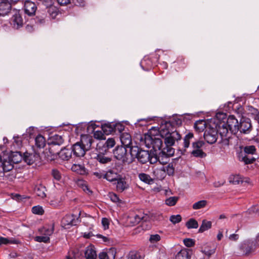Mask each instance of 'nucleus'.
<instances>
[{
    "mask_svg": "<svg viewBox=\"0 0 259 259\" xmlns=\"http://www.w3.org/2000/svg\"><path fill=\"white\" fill-rule=\"evenodd\" d=\"M182 120L178 118L174 121H165L160 127L159 134L164 139L165 147H171L175 144L176 141L178 142L181 139L179 132L175 129V125H180Z\"/></svg>",
    "mask_w": 259,
    "mask_h": 259,
    "instance_id": "1",
    "label": "nucleus"
},
{
    "mask_svg": "<svg viewBox=\"0 0 259 259\" xmlns=\"http://www.w3.org/2000/svg\"><path fill=\"white\" fill-rule=\"evenodd\" d=\"M92 142L93 139L91 137L82 138L80 142L76 143L71 147L74 156L78 157L83 156L91 147Z\"/></svg>",
    "mask_w": 259,
    "mask_h": 259,
    "instance_id": "2",
    "label": "nucleus"
},
{
    "mask_svg": "<svg viewBox=\"0 0 259 259\" xmlns=\"http://www.w3.org/2000/svg\"><path fill=\"white\" fill-rule=\"evenodd\" d=\"M175 168L172 164L169 163L166 165H163L161 168H157L154 171V174L158 180L163 179L167 173L169 176H172L174 174Z\"/></svg>",
    "mask_w": 259,
    "mask_h": 259,
    "instance_id": "3",
    "label": "nucleus"
},
{
    "mask_svg": "<svg viewBox=\"0 0 259 259\" xmlns=\"http://www.w3.org/2000/svg\"><path fill=\"white\" fill-rule=\"evenodd\" d=\"M204 143L202 141H197L193 142L192 147L193 150L191 152V155L196 158H203L206 156V154L202 149Z\"/></svg>",
    "mask_w": 259,
    "mask_h": 259,
    "instance_id": "4",
    "label": "nucleus"
},
{
    "mask_svg": "<svg viewBox=\"0 0 259 259\" xmlns=\"http://www.w3.org/2000/svg\"><path fill=\"white\" fill-rule=\"evenodd\" d=\"M80 212L79 213L78 216L75 215L73 214H66L61 221L62 225L63 227H69L76 225L80 222Z\"/></svg>",
    "mask_w": 259,
    "mask_h": 259,
    "instance_id": "5",
    "label": "nucleus"
},
{
    "mask_svg": "<svg viewBox=\"0 0 259 259\" xmlns=\"http://www.w3.org/2000/svg\"><path fill=\"white\" fill-rule=\"evenodd\" d=\"M127 148L124 146H118L113 150V154L115 158L125 163L127 162Z\"/></svg>",
    "mask_w": 259,
    "mask_h": 259,
    "instance_id": "6",
    "label": "nucleus"
},
{
    "mask_svg": "<svg viewBox=\"0 0 259 259\" xmlns=\"http://www.w3.org/2000/svg\"><path fill=\"white\" fill-rule=\"evenodd\" d=\"M255 248V243L251 240H245L240 245V249L245 255H248L253 252Z\"/></svg>",
    "mask_w": 259,
    "mask_h": 259,
    "instance_id": "7",
    "label": "nucleus"
},
{
    "mask_svg": "<svg viewBox=\"0 0 259 259\" xmlns=\"http://www.w3.org/2000/svg\"><path fill=\"white\" fill-rule=\"evenodd\" d=\"M204 140L210 144L214 143L218 139L217 130L213 128H209L206 130L204 133Z\"/></svg>",
    "mask_w": 259,
    "mask_h": 259,
    "instance_id": "8",
    "label": "nucleus"
},
{
    "mask_svg": "<svg viewBox=\"0 0 259 259\" xmlns=\"http://www.w3.org/2000/svg\"><path fill=\"white\" fill-rule=\"evenodd\" d=\"M129 221L132 225H135L141 221L146 222L150 220L149 216L142 211H139L138 214L129 218Z\"/></svg>",
    "mask_w": 259,
    "mask_h": 259,
    "instance_id": "9",
    "label": "nucleus"
},
{
    "mask_svg": "<svg viewBox=\"0 0 259 259\" xmlns=\"http://www.w3.org/2000/svg\"><path fill=\"white\" fill-rule=\"evenodd\" d=\"M252 129L251 120L249 118L242 117L239 124V131L244 134L249 133Z\"/></svg>",
    "mask_w": 259,
    "mask_h": 259,
    "instance_id": "10",
    "label": "nucleus"
},
{
    "mask_svg": "<svg viewBox=\"0 0 259 259\" xmlns=\"http://www.w3.org/2000/svg\"><path fill=\"white\" fill-rule=\"evenodd\" d=\"M37 10V6L34 2L25 1L23 6L24 13L28 16H34Z\"/></svg>",
    "mask_w": 259,
    "mask_h": 259,
    "instance_id": "11",
    "label": "nucleus"
},
{
    "mask_svg": "<svg viewBox=\"0 0 259 259\" xmlns=\"http://www.w3.org/2000/svg\"><path fill=\"white\" fill-rule=\"evenodd\" d=\"M225 124L231 133H236L239 131L238 121L234 115H230L228 118L227 123Z\"/></svg>",
    "mask_w": 259,
    "mask_h": 259,
    "instance_id": "12",
    "label": "nucleus"
},
{
    "mask_svg": "<svg viewBox=\"0 0 259 259\" xmlns=\"http://www.w3.org/2000/svg\"><path fill=\"white\" fill-rule=\"evenodd\" d=\"M12 3L9 0H0V16L8 15L12 10Z\"/></svg>",
    "mask_w": 259,
    "mask_h": 259,
    "instance_id": "13",
    "label": "nucleus"
},
{
    "mask_svg": "<svg viewBox=\"0 0 259 259\" xmlns=\"http://www.w3.org/2000/svg\"><path fill=\"white\" fill-rule=\"evenodd\" d=\"M64 139L62 136H60L59 135H55L52 136L50 138V143L51 145V147L49 148V151L51 153H53V154H57L58 152H54L52 151V148L55 145H61L64 143Z\"/></svg>",
    "mask_w": 259,
    "mask_h": 259,
    "instance_id": "14",
    "label": "nucleus"
},
{
    "mask_svg": "<svg viewBox=\"0 0 259 259\" xmlns=\"http://www.w3.org/2000/svg\"><path fill=\"white\" fill-rule=\"evenodd\" d=\"M12 25L16 29H19L23 25V20L19 12L15 14L11 18Z\"/></svg>",
    "mask_w": 259,
    "mask_h": 259,
    "instance_id": "15",
    "label": "nucleus"
},
{
    "mask_svg": "<svg viewBox=\"0 0 259 259\" xmlns=\"http://www.w3.org/2000/svg\"><path fill=\"white\" fill-rule=\"evenodd\" d=\"M116 250L115 248H110L106 252H100L99 254L100 259H115Z\"/></svg>",
    "mask_w": 259,
    "mask_h": 259,
    "instance_id": "16",
    "label": "nucleus"
},
{
    "mask_svg": "<svg viewBox=\"0 0 259 259\" xmlns=\"http://www.w3.org/2000/svg\"><path fill=\"white\" fill-rule=\"evenodd\" d=\"M91 127L93 128V131H94L96 127V125L95 124H92L90 126H88L87 124L82 123L76 126L75 132L77 135L82 136L84 133L85 130L87 128L89 131Z\"/></svg>",
    "mask_w": 259,
    "mask_h": 259,
    "instance_id": "17",
    "label": "nucleus"
},
{
    "mask_svg": "<svg viewBox=\"0 0 259 259\" xmlns=\"http://www.w3.org/2000/svg\"><path fill=\"white\" fill-rule=\"evenodd\" d=\"M94 158L101 164H107L110 162L112 160V158L107 156L106 153L101 152L96 154Z\"/></svg>",
    "mask_w": 259,
    "mask_h": 259,
    "instance_id": "18",
    "label": "nucleus"
},
{
    "mask_svg": "<svg viewBox=\"0 0 259 259\" xmlns=\"http://www.w3.org/2000/svg\"><path fill=\"white\" fill-rule=\"evenodd\" d=\"M238 159L240 161L244 162L245 164L253 163L256 160V158L253 157L251 155H244L242 152L239 154Z\"/></svg>",
    "mask_w": 259,
    "mask_h": 259,
    "instance_id": "19",
    "label": "nucleus"
},
{
    "mask_svg": "<svg viewBox=\"0 0 259 259\" xmlns=\"http://www.w3.org/2000/svg\"><path fill=\"white\" fill-rule=\"evenodd\" d=\"M120 175L113 170H109L105 173L104 179L109 182L116 181L120 177Z\"/></svg>",
    "mask_w": 259,
    "mask_h": 259,
    "instance_id": "20",
    "label": "nucleus"
},
{
    "mask_svg": "<svg viewBox=\"0 0 259 259\" xmlns=\"http://www.w3.org/2000/svg\"><path fill=\"white\" fill-rule=\"evenodd\" d=\"M9 160L14 163H18L23 160V155L20 152H12L9 157Z\"/></svg>",
    "mask_w": 259,
    "mask_h": 259,
    "instance_id": "21",
    "label": "nucleus"
},
{
    "mask_svg": "<svg viewBox=\"0 0 259 259\" xmlns=\"http://www.w3.org/2000/svg\"><path fill=\"white\" fill-rule=\"evenodd\" d=\"M150 157V153L149 151L141 150L139 156L137 158L138 160L142 164L147 162Z\"/></svg>",
    "mask_w": 259,
    "mask_h": 259,
    "instance_id": "22",
    "label": "nucleus"
},
{
    "mask_svg": "<svg viewBox=\"0 0 259 259\" xmlns=\"http://www.w3.org/2000/svg\"><path fill=\"white\" fill-rule=\"evenodd\" d=\"M120 141L122 143V146L126 148L130 147L131 145L132 144L131 136L127 133H122L120 136Z\"/></svg>",
    "mask_w": 259,
    "mask_h": 259,
    "instance_id": "23",
    "label": "nucleus"
},
{
    "mask_svg": "<svg viewBox=\"0 0 259 259\" xmlns=\"http://www.w3.org/2000/svg\"><path fill=\"white\" fill-rule=\"evenodd\" d=\"M72 150L71 148H66L62 149L60 151L59 154L60 157L63 160H68L71 157L72 154Z\"/></svg>",
    "mask_w": 259,
    "mask_h": 259,
    "instance_id": "24",
    "label": "nucleus"
},
{
    "mask_svg": "<svg viewBox=\"0 0 259 259\" xmlns=\"http://www.w3.org/2000/svg\"><path fill=\"white\" fill-rule=\"evenodd\" d=\"M191 252L190 249H182L176 255V259H190Z\"/></svg>",
    "mask_w": 259,
    "mask_h": 259,
    "instance_id": "25",
    "label": "nucleus"
},
{
    "mask_svg": "<svg viewBox=\"0 0 259 259\" xmlns=\"http://www.w3.org/2000/svg\"><path fill=\"white\" fill-rule=\"evenodd\" d=\"M116 189L118 192H122L124 190L128 188V185L124 179L121 177L117 181Z\"/></svg>",
    "mask_w": 259,
    "mask_h": 259,
    "instance_id": "26",
    "label": "nucleus"
},
{
    "mask_svg": "<svg viewBox=\"0 0 259 259\" xmlns=\"http://www.w3.org/2000/svg\"><path fill=\"white\" fill-rule=\"evenodd\" d=\"M229 182L233 185H238L244 182H247V181H244L243 178L239 175H231L229 178Z\"/></svg>",
    "mask_w": 259,
    "mask_h": 259,
    "instance_id": "27",
    "label": "nucleus"
},
{
    "mask_svg": "<svg viewBox=\"0 0 259 259\" xmlns=\"http://www.w3.org/2000/svg\"><path fill=\"white\" fill-rule=\"evenodd\" d=\"M186 67V63L182 58H178L177 61L174 62V67L177 71H180L185 69Z\"/></svg>",
    "mask_w": 259,
    "mask_h": 259,
    "instance_id": "28",
    "label": "nucleus"
},
{
    "mask_svg": "<svg viewBox=\"0 0 259 259\" xmlns=\"http://www.w3.org/2000/svg\"><path fill=\"white\" fill-rule=\"evenodd\" d=\"M229 128L225 123H223L222 125H220L219 128L217 130V134L219 133L221 136L222 138H229L228 136L229 133Z\"/></svg>",
    "mask_w": 259,
    "mask_h": 259,
    "instance_id": "29",
    "label": "nucleus"
},
{
    "mask_svg": "<svg viewBox=\"0 0 259 259\" xmlns=\"http://www.w3.org/2000/svg\"><path fill=\"white\" fill-rule=\"evenodd\" d=\"M71 170L81 175H85L87 174V170L84 166L80 164H74L71 167Z\"/></svg>",
    "mask_w": 259,
    "mask_h": 259,
    "instance_id": "30",
    "label": "nucleus"
},
{
    "mask_svg": "<svg viewBox=\"0 0 259 259\" xmlns=\"http://www.w3.org/2000/svg\"><path fill=\"white\" fill-rule=\"evenodd\" d=\"M141 66L144 70H149L153 67V64L151 59L145 57L141 62Z\"/></svg>",
    "mask_w": 259,
    "mask_h": 259,
    "instance_id": "31",
    "label": "nucleus"
},
{
    "mask_svg": "<svg viewBox=\"0 0 259 259\" xmlns=\"http://www.w3.org/2000/svg\"><path fill=\"white\" fill-rule=\"evenodd\" d=\"M35 154L26 152L23 154V160L28 165H31L35 162Z\"/></svg>",
    "mask_w": 259,
    "mask_h": 259,
    "instance_id": "32",
    "label": "nucleus"
},
{
    "mask_svg": "<svg viewBox=\"0 0 259 259\" xmlns=\"http://www.w3.org/2000/svg\"><path fill=\"white\" fill-rule=\"evenodd\" d=\"M138 178L141 181L147 184H151L154 183V179L149 175L145 173L139 174Z\"/></svg>",
    "mask_w": 259,
    "mask_h": 259,
    "instance_id": "33",
    "label": "nucleus"
},
{
    "mask_svg": "<svg viewBox=\"0 0 259 259\" xmlns=\"http://www.w3.org/2000/svg\"><path fill=\"white\" fill-rule=\"evenodd\" d=\"M193 137L194 135L192 133H189L185 136L181 150L186 151V149L188 148L190 146V140L193 138Z\"/></svg>",
    "mask_w": 259,
    "mask_h": 259,
    "instance_id": "34",
    "label": "nucleus"
},
{
    "mask_svg": "<svg viewBox=\"0 0 259 259\" xmlns=\"http://www.w3.org/2000/svg\"><path fill=\"white\" fill-rule=\"evenodd\" d=\"M102 130L106 135H109L114 132V124L112 123H105L102 125Z\"/></svg>",
    "mask_w": 259,
    "mask_h": 259,
    "instance_id": "35",
    "label": "nucleus"
},
{
    "mask_svg": "<svg viewBox=\"0 0 259 259\" xmlns=\"http://www.w3.org/2000/svg\"><path fill=\"white\" fill-rule=\"evenodd\" d=\"M152 146L153 149L156 150H161L163 149V142L161 139L155 138L152 141Z\"/></svg>",
    "mask_w": 259,
    "mask_h": 259,
    "instance_id": "36",
    "label": "nucleus"
},
{
    "mask_svg": "<svg viewBox=\"0 0 259 259\" xmlns=\"http://www.w3.org/2000/svg\"><path fill=\"white\" fill-rule=\"evenodd\" d=\"M35 146L39 148H44L46 145V140L45 138L41 135H38L35 139Z\"/></svg>",
    "mask_w": 259,
    "mask_h": 259,
    "instance_id": "37",
    "label": "nucleus"
},
{
    "mask_svg": "<svg viewBox=\"0 0 259 259\" xmlns=\"http://www.w3.org/2000/svg\"><path fill=\"white\" fill-rule=\"evenodd\" d=\"M211 225L212 222L211 221L203 220L202 222V224L199 229L198 232L199 233H203V232L211 228Z\"/></svg>",
    "mask_w": 259,
    "mask_h": 259,
    "instance_id": "38",
    "label": "nucleus"
},
{
    "mask_svg": "<svg viewBox=\"0 0 259 259\" xmlns=\"http://www.w3.org/2000/svg\"><path fill=\"white\" fill-rule=\"evenodd\" d=\"M256 152L255 147L253 145L246 146L244 147L243 151L241 152L244 155H252L255 154Z\"/></svg>",
    "mask_w": 259,
    "mask_h": 259,
    "instance_id": "39",
    "label": "nucleus"
},
{
    "mask_svg": "<svg viewBox=\"0 0 259 259\" xmlns=\"http://www.w3.org/2000/svg\"><path fill=\"white\" fill-rule=\"evenodd\" d=\"M194 128L198 132L203 131L205 128V121L204 120L197 121L194 124Z\"/></svg>",
    "mask_w": 259,
    "mask_h": 259,
    "instance_id": "40",
    "label": "nucleus"
},
{
    "mask_svg": "<svg viewBox=\"0 0 259 259\" xmlns=\"http://www.w3.org/2000/svg\"><path fill=\"white\" fill-rule=\"evenodd\" d=\"M110 200L114 203H116L119 206H122L125 204V201L119 197L120 195H108Z\"/></svg>",
    "mask_w": 259,
    "mask_h": 259,
    "instance_id": "41",
    "label": "nucleus"
},
{
    "mask_svg": "<svg viewBox=\"0 0 259 259\" xmlns=\"http://www.w3.org/2000/svg\"><path fill=\"white\" fill-rule=\"evenodd\" d=\"M47 8H48V12L50 17L52 19H55L59 13V10L58 8L53 6L52 5L51 6Z\"/></svg>",
    "mask_w": 259,
    "mask_h": 259,
    "instance_id": "42",
    "label": "nucleus"
},
{
    "mask_svg": "<svg viewBox=\"0 0 259 259\" xmlns=\"http://www.w3.org/2000/svg\"><path fill=\"white\" fill-rule=\"evenodd\" d=\"M19 241L13 238H7L3 237H0V245L3 244H18Z\"/></svg>",
    "mask_w": 259,
    "mask_h": 259,
    "instance_id": "43",
    "label": "nucleus"
},
{
    "mask_svg": "<svg viewBox=\"0 0 259 259\" xmlns=\"http://www.w3.org/2000/svg\"><path fill=\"white\" fill-rule=\"evenodd\" d=\"M87 259H96L97 254L96 251L92 248H88L85 252Z\"/></svg>",
    "mask_w": 259,
    "mask_h": 259,
    "instance_id": "44",
    "label": "nucleus"
},
{
    "mask_svg": "<svg viewBox=\"0 0 259 259\" xmlns=\"http://www.w3.org/2000/svg\"><path fill=\"white\" fill-rule=\"evenodd\" d=\"M51 174L53 179L57 181H60L62 179L61 172L57 168H53L51 170Z\"/></svg>",
    "mask_w": 259,
    "mask_h": 259,
    "instance_id": "45",
    "label": "nucleus"
},
{
    "mask_svg": "<svg viewBox=\"0 0 259 259\" xmlns=\"http://www.w3.org/2000/svg\"><path fill=\"white\" fill-rule=\"evenodd\" d=\"M179 199V197L178 196L169 197V198L165 199V203L169 206H174Z\"/></svg>",
    "mask_w": 259,
    "mask_h": 259,
    "instance_id": "46",
    "label": "nucleus"
},
{
    "mask_svg": "<svg viewBox=\"0 0 259 259\" xmlns=\"http://www.w3.org/2000/svg\"><path fill=\"white\" fill-rule=\"evenodd\" d=\"M188 229H196L198 227V222L194 219H190L186 224Z\"/></svg>",
    "mask_w": 259,
    "mask_h": 259,
    "instance_id": "47",
    "label": "nucleus"
},
{
    "mask_svg": "<svg viewBox=\"0 0 259 259\" xmlns=\"http://www.w3.org/2000/svg\"><path fill=\"white\" fill-rule=\"evenodd\" d=\"M128 148L130 149L131 156L137 158L139 156V153H140V151H141L142 149L138 146H130V147Z\"/></svg>",
    "mask_w": 259,
    "mask_h": 259,
    "instance_id": "48",
    "label": "nucleus"
},
{
    "mask_svg": "<svg viewBox=\"0 0 259 259\" xmlns=\"http://www.w3.org/2000/svg\"><path fill=\"white\" fill-rule=\"evenodd\" d=\"M207 204V201L204 200H200L193 204V208L194 209H199L204 207Z\"/></svg>",
    "mask_w": 259,
    "mask_h": 259,
    "instance_id": "49",
    "label": "nucleus"
},
{
    "mask_svg": "<svg viewBox=\"0 0 259 259\" xmlns=\"http://www.w3.org/2000/svg\"><path fill=\"white\" fill-rule=\"evenodd\" d=\"M9 162L7 161H3L2 157L0 156V164L1 166L3 167V170L6 171H10L13 168V165L9 164L8 166L6 165V163H9Z\"/></svg>",
    "mask_w": 259,
    "mask_h": 259,
    "instance_id": "50",
    "label": "nucleus"
},
{
    "mask_svg": "<svg viewBox=\"0 0 259 259\" xmlns=\"http://www.w3.org/2000/svg\"><path fill=\"white\" fill-rule=\"evenodd\" d=\"M96 236L100 239L101 242L105 243L107 244H110L112 242V241L110 240V238L108 236H103L99 234H96Z\"/></svg>",
    "mask_w": 259,
    "mask_h": 259,
    "instance_id": "51",
    "label": "nucleus"
},
{
    "mask_svg": "<svg viewBox=\"0 0 259 259\" xmlns=\"http://www.w3.org/2000/svg\"><path fill=\"white\" fill-rule=\"evenodd\" d=\"M54 224L49 226L48 228H44L42 231L44 232V234L49 237L54 232Z\"/></svg>",
    "mask_w": 259,
    "mask_h": 259,
    "instance_id": "52",
    "label": "nucleus"
},
{
    "mask_svg": "<svg viewBox=\"0 0 259 259\" xmlns=\"http://www.w3.org/2000/svg\"><path fill=\"white\" fill-rule=\"evenodd\" d=\"M34 240L35 241L38 242L47 243L50 241V237L44 235V236L35 237L34 238Z\"/></svg>",
    "mask_w": 259,
    "mask_h": 259,
    "instance_id": "53",
    "label": "nucleus"
},
{
    "mask_svg": "<svg viewBox=\"0 0 259 259\" xmlns=\"http://www.w3.org/2000/svg\"><path fill=\"white\" fill-rule=\"evenodd\" d=\"M170 221L174 224L180 222L182 220V217L180 214L172 215L169 218Z\"/></svg>",
    "mask_w": 259,
    "mask_h": 259,
    "instance_id": "54",
    "label": "nucleus"
},
{
    "mask_svg": "<svg viewBox=\"0 0 259 259\" xmlns=\"http://www.w3.org/2000/svg\"><path fill=\"white\" fill-rule=\"evenodd\" d=\"M161 237L158 234H152L150 236L149 241L151 243H155L160 241Z\"/></svg>",
    "mask_w": 259,
    "mask_h": 259,
    "instance_id": "55",
    "label": "nucleus"
},
{
    "mask_svg": "<svg viewBox=\"0 0 259 259\" xmlns=\"http://www.w3.org/2000/svg\"><path fill=\"white\" fill-rule=\"evenodd\" d=\"M162 152L169 156L174 155L175 150L171 147H165L163 148Z\"/></svg>",
    "mask_w": 259,
    "mask_h": 259,
    "instance_id": "56",
    "label": "nucleus"
},
{
    "mask_svg": "<svg viewBox=\"0 0 259 259\" xmlns=\"http://www.w3.org/2000/svg\"><path fill=\"white\" fill-rule=\"evenodd\" d=\"M32 212L36 214H42L44 213L42 207L38 205L33 206L32 208Z\"/></svg>",
    "mask_w": 259,
    "mask_h": 259,
    "instance_id": "57",
    "label": "nucleus"
},
{
    "mask_svg": "<svg viewBox=\"0 0 259 259\" xmlns=\"http://www.w3.org/2000/svg\"><path fill=\"white\" fill-rule=\"evenodd\" d=\"M71 4L78 7H84L85 2L84 0H71Z\"/></svg>",
    "mask_w": 259,
    "mask_h": 259,
    "instance_id": "58",
    "label": "nucleus"
},
{
    "mask_svg": "<svg viewBox=\"0 0 259 259\" xmlns=\"http://www.w3.org/2000/svg\"><path fill=\"white\" fill-rule=\"evenodd\" d=\"M183 242L187 247H192L194 245L195 241L192 239L186 238L184 239Z\"/></svg>",
    "mask_w": 259,
    "mask_h": 259,
    "instance_id": "59",
    "label": "nucleus"
},
{
    "mask_svg": "<svg viewBox=\"0 0 259 259\" xmlns=\"http://www.w3.org/2000/svg\"><path fill=\"white\" fill-rule=\"evenodd\" d=\"M158 160H159V158L157 156L153 153L152 154L150 153V157L148 161H149L151 164H154L156 163Z\"/></svg>",
    "mask_w": 259,
    "mask_h": 259,
    "instance_id": "60",
    "label": "nucleus"
},
{
    "mask_svg": "<svg viewBox=\"0 0 259 259\" xmlns=\"http://www.w3.org/2000/svg\"><path fill=\"white\" fill-rule=\"evenodd\" d=\"M92 175L93 176H94L97 179H100L102 178L104 179L105 173L100 170L95 171L93 173Z\"/></svg>",
    "mask_w": 259,
    "mask_h": 259,
    "instance_id": "61",
    "label": "nucleus"
},
{
    "mask_svg": "<svg viewBox=\"0 0 259 259\" xmlns=\"http://www.w3.org/2000/svg\"><path fill=\"white\" fill-rule=\"evenodd\" d=\"M115 144V140L112 138L108 139L106 142V147L108 148L113 147Z\"/></svg>",
    "mask_w": 259,
    "mask_h": 259,
    "instance_id": "62",
    "label": "nucleus"
},
{
    "mask_svg": "<svg viewBox=\"0 0 259 259\" xmlns=\"http://www.w3.org/2000/svg\"><path fill=\"white\" fill-rule=\"evenodd\" d=\"M102 224L104 230L108 229L109 225V221L108 219L104 218L102 219Z\"/></svg>",
    "mask_w": 259,
    "mask_h": 259,
    "instance_id": "63",
    "label": "nucleus"
},
{
    "mask_svg": "<svg viewBox=\"0 0 259 259\" xmlns=\"http://www.w3.org/2000/svg\"><path fill=\"white\" fill-rule=\"evenodd\" d=\"M114 126H115L114 132L118 131L119 132H121L124 129V126L120 123L114 124Z\"/></svg>",
    "mask_w": 259,
    "mask_h": 259,
    "instance_id": "64",
    "label": "nucleus"
}]
</instances>
